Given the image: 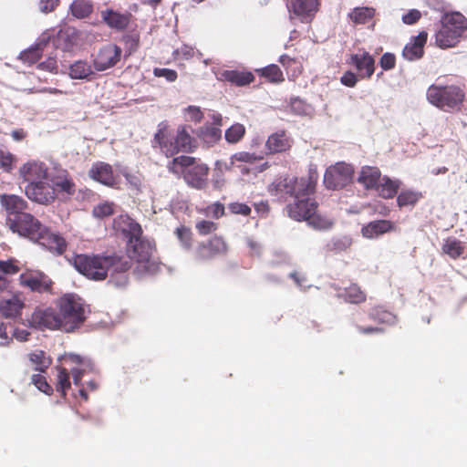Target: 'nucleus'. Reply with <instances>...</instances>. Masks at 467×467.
<instances>
[{
	"instance_id": "obj_1",
	"label": "nucleus",
	"mask_w": 467,
	"mask_h": 467,
	"mask_svg": "<svg viewBox=\"0 0 467 467\" xmlns=\"http://www.w3.org/2000/svg\"><path fill=\"white\" fill-rule=\"evenodd\" d=\"M317 182V172L310 171L307 177L279 178L269 186L273 194H288L294 202L287 206L288 214L296 221H306L317 209V202L311 195Z\"/></svg>"
},
{
	"instance_id": "obj_2",
	"label": "nucleus",
	"mask_w": 467,
	"mask_h": 467,
	"mask_svg": "<svg viewBox=\"0 0 467 467\" xmlns=\"http://www.w3.org/2000/svg\"><path fill=\"white\" fill-rule=\"evenodd\" d=\"M73 265L79 273L89 279L104 280L109 275V282L116 287H124L128 284L126 273L130 268V264L125 257L77 254Z\"/></svg>"
},
{
	"instance_id": "obj_3",
	"label": "nucleus",
	"mask_w": 467,
	"mask_h": 467,
	"mask_svg": "<svg viewBox=\"0 0 467 467\" xmlns=\"http://www.w3.org/2000/svg\"><path fill=\"white\" fill-rule=\"evenodd\" d=\"M52 172L39 161H30L20 167L19 174L27 182L25 192L28 199L44 205L54 202L53 189L47 185Z\"/></svg>"
},
{
	"instance_id": "obj_4",
	"label": "nucleus",
	"mask_w": 467,
	"mask_h": 467,
	"mask_svg": "<svg viewBox=\"0 0 467 467\" xmlns=\"http://www.w3.org/2000/svg\"><path fill=\"white\" fill-rule=\"evenodd\" d=\"M191 130L190 127L180 126L175 135H171L167 123L161 122L154 136V146L157 144L166 156H172L179 151L190 152L194 148V139L191 135Z\"/></svg>"
},
{
	"instance_id": "obj_5",
	"label": "nucleus",
	"mask_w": 467,
	"mask_h": 467,
	"mask_svg": "<svg viewBox=\"0 0 467 467\" xmlns=\"http://www.w3.org/2000/svg\"><path fill=\"white\" fill-rule=\"evenodd\" d=\"M128 255L135 263L134 272L139 276L153 275L159 270V263L154 255L155 244L153 242L140 237L128 241Z\"/></svg>"
},
{
	"instance_id": "obj_6",
	"label": "nucleus",
	"mask_w": 467,
	"mask_h": 467,
	"mask_svg": "<svg viewBox=\"0 0 467 467\" xmlns=\"http://www.w3.org/2000/svg\"><path fill=\"white\" fill-rule=\"evenodd\" d=\"M467 29V19L460 13L446 14L435 33V44L442 48L454 47Z\"/></svg>"
},
{
	"instance_id": "obj_7",
	"label": "nucleus",
	"mask_w": 467,
	"mask_h": 467,
	"mask_svg": "<svg viewBox=\"0 0 467 467\" xmlns=\"http://www.w3.org/2000/svg\"><path fill=\"white\" fill-rule=\"evenodd\" d=\"M57 305L60 330L72 332L85 321L84 305L78 296L72 294L65 295L58 300Z\"/></svg>"
},
{
	"instance_id": "obj_8",
	"label": "nucleus",
	"mask_w": 467,
	"mask_h": 467,
	"mask_svg": "<svg viewBox=\"0 0 467 467\" xmlns=\"http://www.w3.org/2000/svg\"><path fill=\"white\" fill-rule=\"evenodd\" d=\"M169 170L176 175H183L186 182L196 189L206 184L208 167L203 163H196L189 156H179L168 165Z\"/></svg>"
},
{
	"instance_id": "obj_9",
	"label": "nucleus",
	"mask_w": 467,
	"mask_h": 467,
	"mask_svg": "<svg viewBox=\"0 0 467 467\" xmlns=\"http://www.w3.org/2000/svg\"><path fill=\"white\" fill-rule=\"evenodd\" d=\"M426 97L431 105L445 112H451L461 109L465 95L457 86L431 85L427 89Z\"/></svg>"
},
{
	"instance_id": "obj_10",
	"label": "nucleus",
	"mask_w": 467,
	"mask_h": 467,
	"mask_svg": "<svg viewBox=\"0 0 467 467\" xmlns=\"http://www.w3.org/2000/svg\"><path fill=\"white\" fill-rule=\"evenodd\" d=\"M261 161L262 157L256 156L254 153L240 151L234 154L229 161H217L215 162V171L217 173H223L224 171L231 170L236 162H241L242 164L236 166L243 173L261 172L267 167L266 162L256 165V162Z\"/></svg>"
},
{
	"instance_id": "obj_11",
	"label": "nucleus",
	"mask_w": 467,
	"mask_h": 467,
	"mask_svg": "<svg viewBox=\"0 0 467 467\" xmlns=\"http://www.w3.org/2000/svg\"><path fill=\"white\" fill-rule=\"evenodd\" d=\"M6 223L14 233L34 242L41 239L42 234L46 233V226L28 213L17 215L16 218L7 219Z\"/></svg>"
},
{
	"instance_id": "obj_12",
	"label": "nucleus",
	"mask_w": 467,
	"mask_h": 467,
	"mask_svg": "<svg viewBox=\"0 0 467 467\" xmlns=\"http://www.w3.org/2000/svg\"><path fill=\"white\" fill-rule=\"evenodd\" d=\"M354 170L345 162H337L327 169L324 184L327 189H341L352 182Z\"/></svg>"
},
{
	"instance_id": "obj_13",
	"label": "nucleus",
	"mask_w": 467,
	"mask_h": 467,
	"mask_svg": "<svg viewBox=\"0 0 467 467\" xmlns=\"http://www.w3.org/2000/svg\"><path fill=\"white\" fill-rule=\"evenodd\" d=\"M287 9L290 18L293 15L301 22L309 23L318 10V0H287Z\"/></svg>"
},
{
	"instance_id": "obj_14",
	"label": "nucleus",
	"mask_w": 467,
	"mask_h": 467,
	"mask_svg": "<svg viewBox=\"0 0 467 467\" xmlns=\"http://www.w3.org/2000/svg\"><path fill=\"white\" fill-rule=\"evenodd\" d=\"M121 53V48L114 44L103 46L93 60L94 68L104 71L114 67L119 61Z\"/></svg>"
},
{
	"instance_id": "obj_15",
	"label": "nucleus",
	"mask_w": 467,
	"mask_h": 467,
	"mask_svg": "<svg viewBox=\"0 0 467 467\" xmlns=\"http://www.w3.org/2000/svg\"><path fill=\"white\" fill-rule=\"evenodd\" d=\"M47 185L53 189L54 201L58 195L68 197L76 192L75 182L66 171L52 172Z\"/></svg>"
},
{
	"instance_id": "obj_16",
	"label": "nucleus",
	"mask_w": 467,
	"mask_h": 467,
	"mask_svg": "<svg viewBox=\"0 0 467 467\" xmlns=\"http://www.w3.org/2000/svg\"><path fill=\"white\" fill-rule=\"evenodd\" d=\"M29 322L38 328L60 329L58 314L50 307L36 308L31 315Z\"/></svg>"
},
{
	"instance_id": "obj_17",
	"label": "nucleus",
	"mask_w": 467,
	"mask_h": 467,
	"mask_svg": "<svg viewBox=\"0 0 467 467\" xmlns=\"http://www.w3.org/2000/svg\"><path fill=\"white\" fill-rule=\"evenodd\" d=\"M66 363L75 365L70 367L73 382L77 386H80L83 376L93 370V363L88 358H83L76 354H68L62 358Z\"/></svg>"
},
{
	"instance_id": "obj_18",
	"label": "nucleus",
	"mask_w": 467,
	"mask_h": 467,
	"mask_svg": "<svg viewBox=\"0 0 467 467\" xmlns=\"http://www.w3.org/2000/svg\"><path fill=\"white\" fill-rule=\"evenodd\" d=\"M20 285L34 292H47L50 289L51 280L41 272H27L20 275Z\"/></svg>"
},
{
	"instance_id": "obj_19",
	"label": "nucleus",
	"mask_w": 467,
	"mask_h": 467,
	"mask_svg": "<svg viewBox=\"0 0 467 467\" xmlns=\"http://www.w3.org/2000/svg\"><path fill=\"white\" fill-rule=\"evenodd\" d=\"M116 231L121 232L129 240H136L142 236L141 226L128 214H120L113 221Z\"/></svg>"
},
{
	"instance_id": "obj_20",
	"label": "nucleus",
	"mask_w": 467,
	"mask_h": 467,
	"mask_svg": "<svg viewBox=\"0 0 467 467\" xmlns=\"http://www.w3.org/2000/svg\"><path fill=\"white\" fill-rule=\"evenodd\" d=\"M0 203L7 213V219L25 213L27 207L26 202L16 194H0Z\"/></svg>"
},
{
	"instance_id": "obj_21",
	"label": "nucleus",
	"mask_w": 467,
	"mask_h": 467,
	"mask_svg": "<svg viewBox=\"0 0 467 467\" xmlns=\"http://www.w3.org/2000/svg\"><path fill=\"white\" fill-rule=\"evenodd\" d=\"M25 307L24 299L20 295H13L9 298L0 300V313L6 318H16L19 317Z\"/></svg>"
},
{
	"instance_id": "obj_22",
	"label": "nucleus",
	"mask_w": 467,
	"mask_h": 467,
	"mask_svg": "<svg viewBox=\"0 0 467 467\" xmlns=\"http://www.w3.org/2000/svg\"><path fill=\"white\" fill-rule=\"evenodd\" d=\"M427 36L426 32H420L418 36H413L403 49V57L410 61L420 58L423 55V47L427 41Z\"/></svg>"
},
{
	"instance_id": "obj_23",
	"label": "nucleus",
	"mask_w": 467,
	"mask_h": 467,
	"mask_svg": "<svg viewBox=\"0 0 467 467\" xmlns=\"http://www.w3.org/2000/svg\"><path fill=\"white\" fill-rule=\"evenodd\" d=\"M227 250L225 242L221 237H213L207 244L198 247L197 256L202 259L211 258L216 254H224Z\"/></svg>"
},
{
	"instance_id": "obj_24",
	"label": "nucleus",
	"mask_w": 467,
	"mask_h": 467,
	"mask_svg": "<svg viewBox=\"0 0 467 467\" xmlns=\"http://www.w3.org/2000/svg\"><path fill=\"white\" fill-rule=\"evenodd\" d=\"M291 145V139L283 130L276 131L270 135L265 142V148L269 153L285 151Z\"/></svg>"
},
{
	"instance_id": "obj_25",
	"label": "nucleus",
	"mask_w": 467,
	"mask_h": 467,
	"mask_svg": "<svg viewBox=\"0 0 467 467\" xmlns=\"http://www.w3.org/2000/svg\"><path fill=\"white\" fill-rule=\"evenodd\" d=\"M89 176L107 186H112L115 183L111 166L104 162L95 163L89 170Z\"/></svg>"
},
{
	"instance_id": "obj_26",
	"label": "nucleus",
	"mask_w": 467,
	"mask_h": 467,
	"mask_svg": "<svg viewBox=\"0 0 467 467\" xmlns=\"http://www.w3.org/2000/svg\"><path fill=\"white\" fill-rule=\"evenodd\" d=\"M35 242L39 243L48 250L56 252L58 254H61L67 247L65 239L57 234L48 232L47 227L46 233L42 234L41 239L36 240Z\"/></svg>"
},
{
	"instance_id": "obj_27",
	"label": "nucleus",
	"mask_w": 467,
	"mask_h": 467,
	"mask_svg": "<svg viewBox=\"0 0 467 467\" xmlns=\"http://www.w3.org/2000/svg\"><path fill=\"white\" fill-rule=\"evenodd\" d=\"M20 270L18 264L14 260H0V293L7 291L11 281L9 276Z\"/></svg>"
},
{
	"instance_id": "obj_28",
	"label": "nucleus",
	"mask_w": 467,
	"mask_h": 467,
	"mask_svg": "<svg viewBox=\"0 0 467 467\" xmlns=\"http://www.w3.org/2000/svg\"><path fill=\"white\" fill-rule=\"evenodd\" d=\"M352 61L362 77L369 78L375 70V61L368 52H362L352 56Z\"/></svg>"
},
{
	"instance_id": "obj_29",
	"label": "nucleus",
	"mask_w": 467,
	"mask_h": 467,
	"mask_svg": "<svg viewBox=\"0 0 467 467\" xmlns=\"http://www.w3.org/2000/svg\"><path fill=\"white\" fill-rule=\"evenodd\" d=\"M101 17L105 23L116 29H124L130 23V14H121L113 10H105L101 12Z\"/></svg>"
},
{
	"instance_id": "obj_30",
	"label": "nucleus",
	"mask_w": 467,
	"mask_h": 467,
	"mask_svg": "<svg viewBox=\"0 0 467 467\" xmlns=\"http://www.w3.org/2000/svg\"><path fill=\"white\" fill-rule=\"evenodd\" d=\"M221 80H226L237 86H245L254 80V77L251 72L238 70H224L218 77Z\"/></svg>"
},
{
	"instance_id": "obj_31",
	"label": "nucleus",
	"mask_w": 467,
	"mask_h": 467,
	"mask_svg": "<svg viewBox=\"0 0 467 467\" xmlns=\"http://www.w3.org/2000/svg\"><path fill=\"white\" fill-rule=\"evenodd\" d=\"M392 229V223L387 220L374 221L364 226L361 230L366 238L373 239L379 237Z\"/></svg>"
},
{
	"instance_id": "obj_32",
	"label": "nucleus",
	"mask_w": 467,
	"mask_h": 467,
	"mask_svg": "<svg viewBox=\"0 0 467 467\" xmlns=\"http://www.w3.org/2000/svg\"><path fill=\"white\" fill-rule=\"evenodd\" d=\"M380 178V171L378 168L366 166L361 169L358 181L367 189H375Z\"/></svg>"
},
{
	"instance_id": "obj_33",
	"label": "nucleus",
	"mask_w": 467,
	"mask_h": 467,
	"mask_svg": "<svg viewBox=\"0 0 467 467\" xmlns=\"http://www.w3.org/2000/svg\"><path fill=\"white\" fill-rule=\"evenodd\" d=\"M77 33L74 29L60 30L56 40V47L63 51H70L77 44Z\"/></svg>"
},
{
	"instance_id": "obj_34",
	"label": "nucleus",
	"mask_w": 467,
	"mask_h": 467,
	"mask_svg": "<svg viewBox=\"0 0 467 467\" xmlns=\"http://www.w3.org/2000/svg\"><path fill=\"white\" fill-rule=\"evenodd\" d=\"M376 10L373 7L359 6L353 8L348 15L355 25H363L374 17Z\"/></svg>"
},
{
	"instance_id": "obj_35",
	"label": "nucleus",
	"mask_w": 467,
	"mask_h": 467,
	"mask_svg": "<svg viewBox=\"0 0 467 467\" xmlns=\"http://www.w3.org/2000/svg\"><path fill=\"white\" fill-rule=\"evenodd\" d=\"M400 185V181L391 180L389 177H381L375 188L379 194L383 198H392Z\"/></svg>"
},
{
	"instance_id": "obj_36",
	"label": "nucleus",
	"mask_w": 467,
	"mask_h": 467,
	"mask_svg": "<svg viewBox=\"0 0 467 467\" xmlns=\"http://www.w3.org/2000/svg\"><path fill=\"white\" fill-rule=\"evenodd\" d=\"M48 42V37H43L35 47H32L28 48L27 50L24 51L20 55V58L25 62L28 64H34L42 56V51L44 47Z\"/></svg>"
},
{
	"instance_id": "obj_37",
	"label": "nucleus",
	"mask_w": 467,
	"mask_h": 467,
	"mask_svg": "<svg viewBox=\"0 0 467 467\" xmlns=\"http://www.w3.org/2000/svg\"><path fill=\"white\" fill-rule=\"evenodd\" d=\"M70 11L77 18H85L92 13L93 4L89 0H75L70 5Z\"/></svg>"
},
{
	"instance_id": "obj_38",
	"label": "nucleus",
	"mask_w": 467,
	"mask_h": 467,
	"mask_svg": "<svg viewBox=\"0 0 467 467\" xmlns=\"http://www.w3.org/2000/svg\"><path fill=\"white\" fill-rule=\"evenodd\" d=\"M93 74L92 67L85 61H76L69 67V76L71 78L83 79Z\"/></svg>"
},
{
	"instance_id": "obj_39",
	"label": "nucleus",
	"mask_w": 467,
	"mask_h": 467,
	"mask_svg": "<svg viewBox=\"0 0 467 467\" xmlns=\"http://www.w3.org/2000/svg\"><path fill=\"white\" fill-rule=\"evenodd\" d=\"M29 360L36 367V370L44 372L50 365L51 359L42 350H36L29 354Z\"/></svg>"
},
{
	"instance_id": "obj_40",
	"label": "nucleus",
	"mask_w": 467,
	"mask_h": 467,
	"mask_svg": "<svg viewBox=\"0 0 467 467\" xmlns=\"http://www.w3.org/2000/svg\"><path fill=\"white\" fill-rule=\"evenodd\" d=\"M57 384L56 389L57 392H60L63 396L66 395L67 389H70L71 383L69 380V373L67 368L63 367H57Z\"/></svg>"
},
{
	"instance_id": "obj_41",
	"label": "nucleus",
	"mask_w": 467,
	"mask_h": 467,
	"mask_svg": "<svg viewBox=\"0 0 467 467\" xmlns=\"http://www.w3.org/2000/svg\"><path fill=\"white\" fill-rule=\"evenodd\" d=\"M443 252L451 258H457L463 253L462 243L454 237H449L442 245Z\"/></svg>"
},
{
	"instance_id": "obj_42",
	"label": "nucleus",
	"mask_w": 467,
	"mask_h": 467,
	"mask_svg": "<svg viewBox=\"0 0 467 467\" xmlns=\"http://www.w3.org/2000/svg\"><path fill=\"white\" fill-rule=\"evenodd\" d=\"M306 222L317 230H327L333 225V221L330 218L316 213V211L306 219Z\"/></svg>"
},
{
	"instance_id": "obj_43",
	"label": "nucleus",
	"mask_w": 467,
	"mask_h": 467,
	"mask_svg": "<svg viewBox=\"0 0 467 467\" xmlns=\"http://www.w3.org/2000/svg\"><path fill=\"white\" fill-rule=\"evenodd\" d=\"M261 76L268 78L271 82L279 83L284 81V76L278 66L272 64L257 70Z\"/></svg>"
},
{
	"instance_id": "obj_44",
	"label": "nucleus",
	"mask_w": 467,
	"mask_h": 467,
	"mask_svg": "<svg viewBox=\"0 0 467 467\" xmlns=\"http://www.w3.org/2000/svg\"><path fill=\"white\" fill-rule=\"evenodd\" d=\"M115 204L109 202H103L94 206L92 213L98 219H103L113 214Z\"/></svg>"
},
{
	"instance_id": "obj_45",
	"label": "nucleus",
	"mask_w": 467,
	"mask_h": 467,
	"mask_svg": "<svg viewBox=\"0 0 467 467\" xmlns=\"http://www.w3.org/2000/svg\"><path fill=\"white\" fill-rule=\"evenodd\" d=\"M245 129L240 123L234 124L225 131V139L230 143H236L244 135Z\"/></svg>"
},
{
	"instance_id": "obj_46",
	"label": "nucleus",
	"mask_w": 467,
	"mask_h": 467,
	"mask_svg": "<svg viewBox=\"0 0 467 467\" xmlns=\"http://www.w3.org/2000/svg\"><path fill=\"white\" fill-rule=\"evenodd\" d=\"M195 55L201 57L202 53L195 51L192 47L188 45H182L180 47L173 51V57L175 59L188 60L193 57Z\"/></svg>"
},
{
	"instance_id": "obj_47",
	"label": "nucleus",
	"mask_w": 467,
	"mask_h": 467,
	"mask_svg": "<svg viewBox=\"0 0 467 467\" xmlns=\"http://www.w3.org/2000/svg\"><path fill=\"white\" fill-rule=\"evenodd\" d=\"M290 108L297 115H309L312 112L311 106L298 98L291 99Z\"/></svg>"
},
{
	"instance_id": "obj_48",
	"label": "nucleus",
	"mask_w": 467,
	"mask_h": 467,
	"mask_svg": "<svg viewBox=\"0 0 467 467\" xmlns=\"http://www.w3.org/2000/svg\"><path fill=\"white\" fill-rule=\"evenodd\" d=\"M420 198V195L417 192L407 191L402 192L399 194L397 198V202L399 206H406L414 204Z\"/></svg>"
},
{
	"instance_id": "obj_49",
	"label": "nucleus",
	"mask_w": 467,
	"mask_h": 467,
	"mask_svg": "<svg viewBox=\"0 0 467 467\" xmlns=\"http://www.w3.org/2000/svg\"><path fill=\"white\" fill-rule=\"evenodd\" d=\"M183 115L186 121L200 122L202 119V112L197 106H189L183 109Z\"/></svg>"
},
{
	"instance_id": "obj_50",
	"label": "nucleus",
	"mask_w": 467,
	"mask_h": 467,
	"mask_svg": "<svg viewBox=\"0 0 467 467\" xmlns=\"http://www.w3.org/2000/svg\"><path fill=\"white\" fill-rule=\"evenodd\" d=\"M32 383L42 392L49 395L52 393V387L47 382L46 378L41 374H35L31 378Z\"/></svg>"
},
{
	"instance_id": "obj_51",
	"label": "nucleus",
	"mask_w": 467,
	"mask_h": 467,
	"mask_svg": "<svg viewBox=\"0 0 467 467\" xmlns=\"http://www.w3.org/2000/svg\"><path fill=\"white\" fill-rule=\"evenodd\" d=\"M345 298L350 303L358 304L365 300V296L358 286L352 285L346 291Z\"/></svg>"
},
{
	"instance_id": "obj_52",
	"label": "nucleus",
	"mask_w": 467,
	"mask_h": 467,
	"mask_svg": "<svg viewBox=\"0 0 467 467\" xmlns=\"http://www.w3.org/2000/svg\"><path fill=\"white\" fill-rule=\"evenodd\" d=\"M221 138V130L216 127H207L202 131V139L207 143L217 141Z\"/></svg>"
},
{
	"instance_id": "obj_53",
	"label": "nucleus",
	"mask_w": 467,
	"mask_h": 467,
	"mask_svg": "<svg viewBox=\"0 0 467 467\" xmlns=\"http://www.w3.org/2000/svg\"><path fill=\"white\" fill-rule=\"evenodd\" d=\"M203 213L208 217H213L215 219L220 218L224 213V206L220 202H214L210 206H207Z\"/></svg>"
},
{
	"instance_id": "obj_54",
	"label": "nucleus",
	"mask_w": 467,
	"mask_h": 467,
	"mask_svg": "<svg viewBox=\"0 0 467 467\" xmlns=\"http://www.w3.org/2000/svg\"><path fill=\"white\" fill-rule=\"evenodd\" d=\"M371 316L374 319L378 320L380 323H389L392 324L395 321V317L390 312L382 310L378 308L371 313Z\"/></svg>"
},
{
	"instance_id": "obj_55",
	"label": "nucleus",
	"mask_w": 467,
	"mask_h": 467,
	"mask_svg": "<svg viewBox=\"0 0 467 467\" xmlns=\"http://www.w3.org/2000/svg\"><path fill=\"white\" fill-rule=\"evenodd\" d=\"M195 228L200 234L206 235L214 232L217 225L213 222L202 220L196 223Z\"/></svg>"
},
{
	"instance_id": "obj_56",
	"label": "nucleus",
	"mask_w": 467,
	"mask_h": 467,
	"mask_svg": "<svg viewBox=\"0 0 467 467\" xmlns=\"http://www.w3.org/2000/svg\"><path fill=\"white\" fill-rule=\"evenodd\" d=\"M12 330V326L0 322V346H6L10 343L12 340V337L10 336Z\"/></svg>"
},
{
	"instance_id": "obj_57",
	"label": "nucleus",
	"mask_w": 467,
	"mask_h": 467,
	"mask_svg": "<svg viewBox=\"0 0 467 467\" xmlns=\"http://www.w3.org/2000/svg\"><path fill=\"white\" fill-rule=\"evenodd\" d=\"M176 235L184 248L188 249L191 247L192 233L188 228L183 226L177 228Z\"/></svg>"
},
{
	"instance_id": "obj_58",
	"label": "nucleus",
	"mask_w": 467,
	"mask_h": 467,
	"mask_svg": "<svg viewBox=\"0 0 467 467\" xmlns=\"http://www.w3.org/2000/svg\"><path fill=\"white\" fill-rule=\"evenodd\" d=\"M153 73L155 77L164 78L169 82H174L178 78L177 72L170 68H155Z\"/></svg>"
},
{
	"instance_id": "obj_59",
	"label": "nucleus",
	"mask_w": 467,
	"mask_h": 467,
	"mask_svg": "<svg viewBox=\"0 0 467 467\" xmlns=\"http://www.w3.org/2000/svg\"><path fill=\"white\" fill-rule=\"evenodd\" d=\"M230 212L234 214L248 215L251 213V208L241 202H232L228 206Z\"/></svg>"
},
{
	"instance_id": "obj_60",
	"label": "nucleus",
	"mask_w": 467,
	"mask_h": 467,
	"mask_svg": "<svg viewBox=\"0 0 467 467\" xmlns=\"http://www.w3.org/2000/svg\"><path fill=\"white\" fill-rule=\"evenodd\" d=\"M421 16V14L417 9H411L402 16V22L406 25L415 24Z\"/></svg>"
},
{
	"instance_id": "obj_61",
	"label": "nucleus",
	"mask_w": 467,
	"mask_h": 467,
	"mask_svg": "<svg viewBox=\"0 0 467 467\" xmlns=\"http://www.w3.org/2000/svg\"><path fill=\"white\" fill-rule=\"evenodd\" d=\"M395 56L391 53H385L380 58V67L384 70L392 69L395 67Z\"/></svg>"
},
{
	"instance_id": "obj_62",
	"label": "nucleus",
	"mask_w": 467,
	"mask_h": 467,
	"mask_svg": "<svg viewBox=\"0 0 467 467\" xmlns=\"http://www.w3.org/2000/svg\"><path fill=\"white\" fill-rule=\"evenodd\" d=\"M357 81V76L352 72H347L341 77V83L347 87H354Z\"/></svg>"
},
{
	"instance_id": "obj_63",
	"label": "nucleus",
	"mask_w": 467,
	"mask_h": 467,
	"mask_svg": "<svg viewBox=\"0 0 467 467\" xmlns=\"http://www.w3.org/2000/svg\"><path fill=\"white\" fill-rule=\"evenodd\" d=\"M13 156L10 153L0 151V164L5 170H9L12 166Z\"/></svg>"
},
{
	"instance_id": "obj_64",
	"label": "nucleus",
	"mask_w": 467,
	"mask_h": 467,
	"mask_svg": "<svg viewBox=\"0 0 467 467\" xmlns=\"http://www.w3.org/2000/svg\"><path fill=\"white\" fill-rule=\"evenodd\" d=\"M29 332L26 329L16 328L12 330V337H15L18 341L27 340Z\"/></svg>"
}]
</instances>
